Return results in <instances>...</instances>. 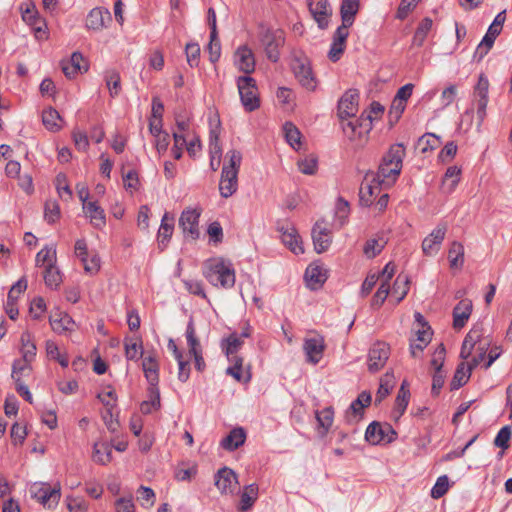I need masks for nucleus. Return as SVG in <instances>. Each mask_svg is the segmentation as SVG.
Here are the masks:
<instances>
[{
  "label": "nucleus",
  "instance_id": "obj_54",
  "mask_svg": "<svg viewBox=\"0 0 512 512\" xmlns=\"http://www.w3.org/2000/svg\"><path fill=\"white\" fill-rule=\"evenodd\" d=\"M334 412L331 407L324 408L321 411L316 412V419L319 425V428H322L323 431L321 435L324 436L328 432L329 428L333 423Z\"/></svg>",
  "mask_w": 512,
  "mask_h": 512
},
{
  "label": "nucleus",
  "instance_id": "obj_58",
  "mask_svg": "<svg viewBox=\"0 0 512 512\" xmlns=\"http://www.w3.org/2000/svg\"><path fill=\"white\" fill-rule=\"evenodd\" d=\"M393 375L386 373L384 377L380 381V386L378 388V391L376 393L375 397V403L382 402L383 399H385L389 394L390 391L393 388Z\"/></svg>",
  "mask_w": 512,
  "mask_h": 512
},
{
  "label": "nucleus",
  "instance_id": "obj_7",
  "mask_svg": "<svg viewBox=\"0 0 512 512\" xmlns=\"http://www.w3.org/2000/svg\"><path fill=\"white\" fill-rule=\"evenodd\" d=\"M445 355L446 349L444 344L441 343L434 351L433 358L431 360V366L434 368L431 387L432 396H438L445 383L446 372L443 370Z\"/></svg>",
  "mask_w": 512,
  "mask_h": 512
},
{
  "label": "nucleus",
  "instance_id": "obj_33",
  "mask_svg": "<svg viewBox=\"0 0 512 512\" xmlns=\"http://www.w3.org/2000/svg\"><path fill=\"white\" fill-rule=\"evenodd\" d=\"M409 399H410V390L408 389L407 382L403 381L398 390L397 397L395 399V406H394L393 414L396 419L400 418L404 414V412L408 406Z\"/></svg>",
  "mask_w": 512,
  "mask_h": 512
},
{
  "label": "nucleus",
  "instance_id": "obj_28",
  "mask_svg": "<svg viewBox=\"0 0 512 512\" xmlns=\"http://www.w3.org/2000/svg\"><path fill=\"white\" fill-rule=\"evenodd\" d=\"M360 0H342L340 7V14L342 24L340 27H344L349 30V27L353 25L355 16L359 11Z\"/></svg>",
  "mask_w": 512,
  "mask_h": 512
},
{
  "label": "nucleus",
  "instance_id": "obj_4",
  "mask_svg": "<svg viewBox=\"0 0 512 512\" xmlns=\"http://www.w3.org/2000/svg\"><path fill=\"white\" fill-rule=\"evenodd\" d=\"M259 39L264 47L267 58L276 63L280 59V49L285 43V34L281 29H272L260 25Z\"/></svg>",
  "mask_w": 512,
  "mask_h": 512
},
{
  "label": "nucleus",
  "instance_id": "obj_18",
  "mask_svg": "<svg viewBox=\"0 0 512 512\" xmlns=\"http://www.w3.org/2000/svg\"><path fill=\"white\" fill-rule=\"evenodd\" d=\"M27 289V280L22 277L20 278L9 290L7 295V301L5 304V310L10 319L15 320L19 311L16 306L19 296Z\"/></svg>",
  "mask_w": 512,
  "mask_h": 512
},
{
  "label": "nucleus",
  "instance_id": "obj_2",
  "mask_svg": "<svg viewBox=\"0 0 512 512\" xmlns=\"http://www.w3.org/2000/svg\"><path fill=\"white\" fill-rule=\"evenodd\" d=\"M203 275L213 286L229 289L235 284L233 265L230 261H226L223 258L207 260L204 264Z\"/></svg>",
  "mask_w": 512,
  "mask_h": 512
},
{
  "label": "nucleus",
  "instance_id": "obj_55",
  "mask_svg": "<svg viewBox=\"0 0 512 512\" xmlns=\"http://www.w3.org/2000/svg\"><path fill=\"white\" fill-rule=\"evenodd\" d=\"M22 342V359L26 362H31L36 355V345L31 341V335L29 333H23L21 335Z\"/></svg>",
  "mask_w": 512,
  "mask_h": 512
},
{
  "label": "nucleus",
  "instance_id": "obj_46",
  "mask_svg": "<svg viewBox=\"0 0 512 512\" xmlns=\"http://www.w3.org/2000/svg\"><path fill=\"white\" fill-rule=\"evenodd\" d=\"M432 25H433V21L431 18L425 17L424 19H422V21L419 23V25L414 33V36L412 39L413 46L421 47L424 44L428 33L432 29Z\"/></svg>",
  "mask_w": 512,
  "mask_h": 512
},
{
  "label": "nucleus",
  "instance_id": "obj_50",
  "mask_svg": "<svg viewBox=\"0 0 512 512\" xmlns=\"http://www.w3.org/2000/svg\"><path fill=\"white\" fill-rule=\"evenodd\" d=\"M185 335L189 346V353L193 355L202 352L201 344L196 336L195 326L192 319L187 324Z\"/></svg>",
  "mask_w": 512,
  "mask_h": 512
},
{
  "label": "nucleus",
  "instance_id": "obj_12",
  "mask_svg": "<svg viewBox=\"0 0 512 512\" xmlns=\"http://www.w3.org/2000/svg\"><path fill=\"white\" fill-rule=\"evenodd\" d=\"M201 212L197 209L187 208L182 211L179 218V227L186 238L196 240L199 238V217Z\"/></svg>",
  "mask_w": 512,
  "mask_h": 512
},
{
  "label": "nucleus",
  "instance_id": "obj_43",
  "mask_svg": "<svg viewBox=\"0 0 512 512\" xmlns=\"http://www.w3.org/2000/svg\"><path fill=\"white\" fill-rule=\"evenodd\" d=\"M498 36L497 34H490V30H487L473 55L474 61L480 62L488 54Z\"/></svg>",
  "mask_w": 512,
  "mask_h": 512
},
{
  "label": "nucleus",
  "instance_id": "obj_22",
  "mask_svg": "<svg viewBox=\"0 0 512 512\" xmlns=\"http://www.w3.org/2000/svg\"><path fill=\"white\" fill-rule=\"evenodd\" d=\"M61 67L64 75L69 79L88 70V65L80 52L72 53L69 60L61 62Z\"/></svg>",
  "mask_w": 512,
  "mask_h": 512
},
{
  "label": "nucleus",
  "instance_id": "obj_56",
  "mask_svg": "<svg viewBox=\"0 0 512 512\" xmlns=\"http://www.w3.org/2000/svg\"><path fill=\"white\" fill-rule=\"evenodd\" d=\"M31 362H26L24 359H17L12 366L11 377L14 382L22 381V376H28L31 371Z\"/></svg>",
  "mask_w": 512,
  "mask_h": 512
},
{
  "label": "nucleus",
  "instance_id": "obj_17",
  "mask_svg": "<svg viewBox=\"0 0 512 512\" xmlns=\"http://www.w3.org/2000/svg\"><path fill=\"white\" fill-rule=\"evenodd\" d=\"M446 232V224H439L426 238H424L422 242V251L426 256H432L438 253Z\"/></svg>",
  "mask_w": 512,
  "mask_h": 512
},
{
  "label": "nucleus",
  "instance_id": "obj_42",
  "mask_svg": "<svg viewBox=\"0 0 512 512\" xmlns=\"http://www.w3.org/2000/svg\"><path fill=\"white\" fill-rule=\"evenodd\" d=\"M449 265L452 269H459L464 264V246L457 241L452 242L448 251Z\"/></svg>",
  "mask_w": 512,
  "mask_h": 512
},
{
  "label": "nucleus",
  "instance_id": "obj_52",
  "mask_svg": "<svg viewBox=\"0 0 512 512\" xmlns=\"http://www.w3.org/2000/svg\"><path fill=\"white\" fill-rule=\"evenodd\" d=\"M285 138L287 142L294 149L298 150L301 146V132L299 129L291 122H286L283 126Z\"/></svg>",
  "mask_w": 512,
  "mask_h": 512
},
{
  "label": "nucleus",
  "instance_id": "obj_15",
  "mask_svg": "<svg viewBox=\"0 0 512 512\" xmlns=\"http://www.w3.org/2000/svg\"><path fill=\"white\" fill-rule=\"evenodd\" d=\"M312 240L315 251L320 254L328 250L332 243V232L324 220L317 221L312 228Z\"/></svg>",
  "mask_w": 512,
  "mask_h": 512
},
{
  "label": "nucleus",
  "instance_id": "obj_23",
  "mask_svg": "<svg viewBox=\"0 0 512 512\" xmlns=\"http://www.w3.org/2000/svg\"><path fill=\"white\" fill-rule=\"evenodd\" d=\"M349 36V30L344 27H338L333 35V41L328 52V57L332 62H337L346 47V40Z\"/></svg>",
  "mask_w": 512,
  "mask_h": 512
},
{
  "label": "nucleus",
  "instance_id": "obj_32",
  "mask_svg": "<svg viewBox=\"0 0 512 512\" xmlns=\"http://www.w3.org/2000/svg\"><path fill=\"white\" fill-rule=\"evenodd\" d=\"M84 212L90 218L91 224L96 228H101L106 223L105 212L96 201L84 204Z\"/></svg>",
  "mask_w": 512,
  "mask_h": 512
},
{
  "label": "nucleus",
  "instance_id": "obj_5",
  "mask_svg": "<svg viewBox=\"0 0 512 512\" xmlns=\"http://www.w3.org/2000/svg\"><path fill=\"white\" fill-rule=\"evenodd\" d=\"M237 87L241 103L246 111L252 112L260 107L258 88L254 78L250 76L238 77Z\"/></svg>",
  "mask_w": 512,
  "mask_h": 512
},
{
  "label": "nucleus",
  "instance_id": "obj_35",
  "mask_svg": "<svg viewBox=\"0 0 512 512\" xmlns=\"http://www.w3.org/2000/svg\"><path fill=\"white\" fill-rule=\"evenodd\" d=\"M125 356L128 360L137 361L144 356L140 337L126 338L124 342Z\"/></svg>",
  "mask_w": 512,
  "mask_h": 512
},
{
  "label": "nucleus",
  "instance_id": "obj_24",
  "mask_svg": "<svg viewBox=\"0 0 512 512\" xmlns=\"http://www.w3.org/2000/svg\"><path fill=\"white\" fill-rule=\"evenodd\" d=\"M305 280L311 290H317L327 280V272L321 265L310 264L305 271Z\"/></svg>",
  "mask_w": 512,
  "mask_h": 512
},
{
  "label": "nucleus",
  "instance_id": "obj_30",
  "mask_svg": "<svg viewBox=\"0 0 512 512\" xmlns=\"http://www.w3.org/2000/svg\"><path fill=\"white\" fill-rule=\"evenodd\" d=\"M246 432L242 427L233 428L229 434L224 437L220 446L227 451H234L245 443Z\"/></svg>",
  "mask_w": 512,
  "mask_h": 512
},
{
  "label": "nucleus",
  "instance_id": "obj_38",
  "mask_svg": "<svg viewBox=\"0 0 512 512\" xmlns=\"http://www.w3.org/2000/svg\"><path fill=\"white\" fill-rule=\"evenodd\" d=\"M35 497L43 504L51 506L49 502L57 504L60 500L61 493L60 488H51L48 485L38 488V490L34 493Z\"/></svg>",
  "mask_w": 512,
  "mask_h": 512
},
{
  "label": "nucleus",
  "instance_id": "obj_61",
  "mask_svg": "<svg viewBox=\"0 0 512 512\" xmlns=\"http://www.w3.org/2000/svg\"><path fill=\"white\" fill-rule=\"evenodd\" d=\"M350 213V206L348 201L339 197L335 207V217L339 221L340 226H343L348 219Z\"/></svg>",
  "mask_w": 512,
  "mask_h": 512
},
{
  "label": "nucleus",
  "instance_id": "obj_1",
  "mask_svg": "<svg viewBox=\"0 0 512 512\" xmlns=\"http://www.w3.org/2000/svg\"><path fill=\"white\" fill-rule=\"evenodd\" d=\"M405 157V147L403 144H394L388 152L382 157L377 172L368 171L366 179L373 176V181H380L384 188L391 187L401 173L403 158Z\"/></svg>",
  "mask_w": 512,
  "mask_h": 512
},
{
  "label": "nucleus",
  "instance_id": "obj_44",
  "mask_svg": "<svg viewBox=\"0 0 512 512\" xmlns=\"http://www.w3.org/2000/svg\"><path fill=\"white\" fill-rule=\"evenodd\" d=\"M498 36L497 34H490V30H487L473 55L474 61L480 62L488 54Z\"/></svg>",
  "mask_w": 512,
  "mask_h": 512
},
{
  "label": "nucleus",
  "instance_id": "obj_27",
  "mask_svg": "<svg viewBox=\"0 0 512 512\" xmlns=\"http://www.w3.org/2000/svg\"><path fill=\"white\" fill-rule=\"evenodd\" d=\"M259 487L257 484L252 483L249 485H245L243 489L239 492L240 501L237 507L238 511L246 512L249 511L256 500L258 499Z\"/></svg>",
  "mask_w": 512,
  "mask_h": 512
},
{
  "label": "nucleus",
  "instance_id": "obj_9",
  "mask_svg": "<svg viewBox=\"0 0 512 512\" xmlns=\"http://www.w3.org/2000/svg\"><path fill=\"white\" fill-rule=\"evenodd\" d=\"M291 68L302 87L310 91L316 88V80L309 61L306 58H294L291 63Z\"/></svg>",
  "mask_w": 512,
  "mask_h": 512
},
{
  "label": "nucleus",
  "instance_id": "obj_31",
  "mask_svg": "<svg viewBox=\"0 0 512 512\" xmlns=\"http://www.w3.org/2000/svg\"><path fill=\"white\" fill-rule=\"evenodd\" d=\"M237 66L240 71L250 74L255 69V59L251 49L241 46L236 50Z\"/></svg>",
  "mask_w": 512,
  "mask_h": 512
},
{
  "label": "nucleus",
  "instance_id": "obj_48",
  "mask_svg": "<svg viewBox=\"0 0 512 512\" xmlns=\"http://www.w3.org/2000/svg\"><path fill=\"white\" fill-rule=\"evenodd\" d=\"M243 345L242 337L237 333H231L221 342V347L227 357L236 356V352Z\"/></svg>",
  "mask_w": 512,
  "mask_h": 512
},
{
  "label": "nucleus",
  "instance_id": "obj_60",
  "mask_svg": "<svg viewBox=\"0 0 512 512\" xmlns=\"http://www.w3.org/2000/svg\"><path fill=\"white\" fill-rule=\"evenodd\" d=\"M44 218L49 224L60 218V207L56 200H47L44 207Z\"/></svg>",
  "mask_w": 512,
  "mask_h": 512
},
{
  "label": "nucleus",
  "instance_id": "obj_6",
  "mask_svg": "<svg viewBox=\"0 0 512 512\" xmlns=\"http://www.w3.org/2000/svg\"><path fill=\"white\" fill-rule=\"evenodd\" d=\"M365 439L372 445L390 444L397 439V432L387 422L373 421L366 429Z\"/></svg>",
  "mask_w": 512,
  "mask_h": 512
},
{
  "label": "nucleus",
  "instance_id": "obj_10",
  "mask_svg": "<svg viewBox=\"0 0 512 512\" xmlns=\"http://www.w3.org/2000/svg\"><path fill=\"white\" fill-rule=\"evenodd\" d=\"M390 356V347L385 342H376L368 351L367 365L371 373L381 370Z\"/></svg>",
  "mask_w": 512,
  "mask_h": 512
},
{
  "label": "nucleus",
  "instance_id": "obj_59",
  "mask_svg": "<svg viewBox=\"0 0 512 512\" xmlns=\"http://www.w3.org/2000/svg\"><path fill=\"white\" fill-rule=\"evenodd\" d=\"M44 281L48 287L57 288L62 282V277L56 265L46 266L44 270Z\"/></svg>",
  "mask_w": 512,
  "mask_h": 512
},
{
  "label": "nucleus",
  "instance_id": "obj_37",
  "mask_svg": "<svg viewBox=\"0 0 512 512\" xmlns=\"http://www.w3.org/2000/svg\"><path fill=\"white\" fill-rule=\"evenodd\" d=\"M228 359L230 362H233V365L226 369V374L232 376L238 382L248 383L251 379V374L247 372L246 376L243 375V358L240 356H232L228 357Z\"/></svg>",
  "mask_w": 512,
  "mask_h": 512
},
{
  "label": "nucleus",
  "instance_id": "obj_36",
  "mask_svg": "<svg viewBox=\"0 0 512 512\" xmlns=\"http://www.w3.org/2000/svg\"><path fill=\"white\" fill-rule=\"evenodd\" d=\"M281 238L283 243L287 245L293 253L299 254L304 252L303 247L299 243L297 231L290 223H286V229Z\"/></svg>",
  "mask_w": 512,
  "mask_h": 512
},
{
  "label": "nucleus",
  "instance_id": "obj_11",
  "mask_svg": "<svg viewBox=\"0 0 512 512\" xmlns=\"http://www.w3.org/2000/svg\"><path fill=\"white\" fill-rule=\"evenodd\" d=\"M325 349V339L320 334H314V336L304 339L303 351L306 356V361L310 364H318L324 355Z\"/></svg>",
  "mask_w": 512,
  "mask_h": 512
},
{
  "label": "nucleus",
  "instance_id": "obj_26",
  "mask_svg": "<svg viewBox=\"0 0 512 512\" xmlns=\"http://www.w3.org/2000/svg\"><path fill=\"white\" fill-rule=\"evenodd\" d=\"M49 322L52 330L59 334L66 331H71L75 325V322L67 313L58 309L51 313Z\"/></svg>",
  "mask_w": 512,
  "mask_h": 512
},
{
  "label": "nucleus",
  "instance_id": "obj_14",
  "mask_svg": "<svg viewBox=\"0 0 512 512\" xmlns=\"http://www.w3.org/2000/svg\"><path fill=\"white\" fill-rule=\"evenodd\" d=\"M239 482L237 474L228 467H223L215 474V486L221 494H234Z\"/></svg>",
  "mask_w": 512,
  "mask_h": 512
},
{
  "label": "nucleus",
  "instance_id": "obj_40",
  "mask_svg": "<svg viewBox=\"0 0 512 512\" xmlns=\"http://www.w3.org/2000/svg\"><path fill=\"white\" fill-rule=\"evenodd\" d=\"M62 118L59 114V112L49 107L47 109H44L42 112V122L43 125L50 131L56 132L59 131L62 127L61 122Z\"/></svg>",
  "mask_w": 512,
  "mask_h": 512
},
{
  "label": "nucleus",
  "instance_id": "obj_16",
  "mask_svg": "<svg viewBox=\"0 0 512 512\" xmlns=\"http://www.w3.org/2000/svg\"><path fill=\"white\" fill-rule=\"evenodd\" d=\"M359 93L350 89L344 93L338 102V117L341 121L354 117L358 110Z\"/></svg>",
  "mask_w": 512,
  "mask_h": 512
},
{
  "label": "nucleus",
  "instance_id": "obj_45",
  "mask_svg": "<svg viewBox=\"0 0 512 512\" xmlns=\"http://www.w3.org/2000/svg\"><path fill=\"white\" fill-rule=\"evenodd\" d=\"M498 36L497 34H490V30H487L473 55L474 61L480 62L488 54Z\"/></svg>",
  "mask_w": 512,
  "mask_h": 512
},
{
  "label": "nucleus",
  "instance_id": "obj_47",
  "mask_svg": "<svg viewBox=\"0 0 512 512\" xmlns=\"http://www.w3.org/2000/svg\"><path fill=\"white\" fill-rule=\"evenodd\" d=\"M470 375L471 373L468 371V366L466 367L464 362L458 364L454 376L450 382V390H458L464 386L468 382Z\"/></svg>",
  "mask_w": 512,
  "mask_h": 512
},
{
  "label": "nucleus",
  "instance_id": "obj_62",
  "mask_svg": "<svg viewBox=\"0 0 512 512\" xmlns=\"http://www.w3.org/2000/svg\"><path fill=\"white\" fill-rule=\"evenodd\" d=\"M207 48L209 52V60L212 63H216L221 56V44L218 38V33H215L214 36L213 33H210V41Z\"/></svg>",
  "mask_w": 512,
  "mask_h": 512
},
{
  "label": "nucleus",
  "instance_id": "obj_21",
  "mask_svg": "<svg viewBox=\"0 0 512 512\" xmlns=\"http://www.w3.org/2000/svg\"><path fill=\"white\" fill-rule=\"evenodd\" d=\"M112 21L111 13L108 9L96 7L93 8L86 18V27L92 30H102L107 23Z\"/></svg>",
  "mask_w": 512,
  "mask_h": 512
},
{
  "label": "nucleus",
  "instance_id": "obj_39",
  "mask_svg": "<svg viewBox=\"0 0 512 512\" xmlns=\"http://www.w3.org/2000/svg\"><path fill=\"white\" fill-rule=\"evenodd\" d=\"M93 460L106 465L112 460V447L107 442H96L93 446Z\"/></svg>",
  "mask_w": 512,
  "mask_h": 512
},
{
  "label": "nucleus",
  "instance_id": "obj_13",
  "mask_svg": "<svg viewBox=\"0 0 512 512\" xmlns=\"http://www.w3.org/2000/svg\"><path fill=\"white\" fill-rule=\"evenodd\" d=\"M309 12L322 30L328 28L332 8L328 0H307Z\"/></svg>",
  "mask_w": 512,
  "mask_h": 512
},
{
  "label": "nucleus",
  "instance_id": "obj_57",
  "mask_svg": "<svg viewBox=\"0 0 512 512\" xmlns=\"http://www.w3.org/2000/svg\"><path fill=\"white\" fill-rule=\"evenodd\" d=\"M36 266H50L56 263V250L45 247L41 249L35 259Z\"/></svg>",
  "mask_w": 512,
  "mask_h": 512
},
{
  "label": "nucleus",
  "instance_id": "obj_20",
  "mask_svg": "<svg viewBox=\"0 0 512 512\" xmlns=\"http://www.w3.org/2000/svg\"><path fill=\"white\" fill-rule=\"evenodd\" d=\"M159 362L155 352L142 357V370L149 386L159 384Z\"/></svg>",
  "mask_w": 512,
  "mask_h": 512
},
{
  "label": "nucleus",
  "instance_id": "obj_29",
  "mask_svg": "<svg viewBox=\"0 0 512 512\" xmlns=\"http://www.w3.org/2000/svg\"><path fill=\"white\" fill-rule=\"evenodd\" d=\"M174 230V217L170 216L169 213H165L161 220V225L158 230L157 241L158 246L161 250H164L169 240L172 237Z\"/></svg>",
  "mask_w": 512,
  "mask_h": 512
},
{
  "label": "nucleus",
  "instance_id": "obj_19",
  "mask_svg": "<svg viewBox=\"0 0 512 512\" xmlns=\"http://www.w3.org/2000/svg\"><path fill=\"white\" fill-rule=\"evenodd\" d=\"M382 188H384V184L380 181H373V176L367 180L365 175L359 191L360 204L365 207L371 206L373 203V197L378 195Z\"/></svg>",
  "mask_w": 512,
  "mask_h": 512
},
{
  "label": "nucleus",
  "instance_id": "obj_49",
  "mask_svg": "<svg viewBox=\"0 0 512 512\" xmlns=\"http://www.w3.org/2000/svg\"><path fill=\"white\" fill-rule=\"evenodd\" d=\"M417 145L421 153L426 154L439 147L440 138L433 133H426L418 139Z\"/></svg>",
  "mask_w": 512,
  "mask_h": 512
},
{
  "label": "nucleus",
  "instance_id": "obj_8",
  "mask_svg": "<svg viewBox=\"0 0 512 512\" xmlns=\"http://www.w3.org/2000/svg\"><path fill=\"white\" fill-rule=\"evenodd\" d=\"M372 129V117L364 111L359 118L348 122L342 121V130L350 141L361 139Z\"/></svg>",
  "mask_w": 512,
  "mask_h": 512
},
{
  "label": "nucleus",
  "instance_id": "obj_63",
  "mask_svg": "<svg viewBox=\"0 0 512 512\" xmlns=\"http://www.w3.org/2000/svg\"><path fill=\"white\" fill-rule=\"evenodd\" d=\"M419 2H421V0H401L396 12V18L405 20Z\"/></svg>",
  "mask_w": 512,
  "mask_h": 512
},
{
  "label": "nucleus",
  "instance_id": "obj_34",
  "mask_svg": "<svg viewBox=\"0 0 512 512\" xmlns=\"http://www.w3.org/2000/svg\"><path fill=\"white\" fill-rule=\"evenodd\" d=\"M147 392L149 400H145L140 404V411L145 415L161 407L160 390L158 386H148Z\"/></svg>",
  "mask_w": 512,
  "mask_h": 512
},
{
  "label": "nucleus",
  "instance_id": "obj_51",
  "mask_svg": "<svg viewBox=\"0 0 512 512\" xmlns=\"http://www.w3.org/2000/svg\"><path fill=\"white\" fill-rule=\"evenodd\" d=\"M105 82L111 97H116L121 91V78L116 70H108L105 73Z\"/></svg>",
  "mask_w": 512,
  "mask_h": 512
},
{
  "label": "nucleus",
  "instance_id": "obj_64",
  "mask_svg": "<svg viewBox=\"0 0 512 512\" xmlns=\"http://www.w3.org/2000/svg\"><path fill=\"white\" fill-rule=\"evenodd\" d=\"M449 488V479L446 475L438 477L435 485L431 490V497L439 499L446 494Z\"/></svg>",
  "mask_w": 512,
  "mask_h": 512
},
{
  "label": "nucleus",
  "instance_id": "obj_25",
  "mask_svg": "<svg viewBox=\"0 0 512 512\" xmlns=\"http://www.w3.org/2000/svg\"><path fill=\"white\" fill-rule=\"evenodd\" d=\"M471 300L464 299L456 304L453 308V328L455 330L462 329L472 313Z\"/></svg>",
  "mask_w": 512,
  "mask_h": 512
},
{
  "label": "nucleus",
  "instance_id": "obj_41",
  "mask_svg": "<svg viewBox=\"0 0 512 512\" xmlns=\"http://www.w3.org/2000/svg\"><path fill=\"white\" fill-rule=\"evenodd\" d=\"M461 168L454 165L449 166L444 174L442 185L447 193H452L460 182Z\"/></svg>",
  "mask_w": 512,
  "mask_h": 512
},
{
  "label": "nucleus",
  "instance_id": "obj_53",
  "mask_svg": "<svg viewBox=\"0 0 512 512\" xmlns=\"http://www.w3.org/2000/svg\"><path fill=\"white\" fill-rule=\"evenodd\" d=\"M409 280L406 275H398L394 285L392 287V296H394L397 299V302L399 303L402 301L405 296L408 293L409 287Z\"/></svg>",
  "mask_w": 512,
  "mask_h": 512
},
{
  "label": "nucleus",
  "instance_id": "obj_3",
  "mask_svg": "<svg viewBox=\"0 0 512 512\" xmlns=\"http://www.w3.org/2000/svg\"><path fill=\"white\" fill-rule=\"evenodd\" d=\"M227 161L224 163L219 183V191L222 197L232 196L238 189V172L242 161V154L237 150L226 153Z\"/></svg>",
  "mask_w": 512,
  "mask_h": 512
}]
</instances>
